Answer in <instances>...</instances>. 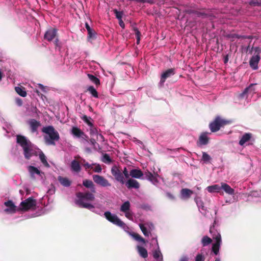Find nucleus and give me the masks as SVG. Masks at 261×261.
Here are the masks:
<instances>
[{"mask_svg":"<svg viewBox=\"0 0 261 261\" xmlns=\"http://www.w3.org/2000/svg\"><path fill=\"white\" fill-rule=\"evenodd\" d=\"M197 16L200 17L202 16H206V14L205 13L198 12V11H195L194 12Z\"/></svg>","mask_w":261,"mask_h":261,"instance_id":"obj_57","label":"nucleus"},{"mask_svg":"<svg viewBox=\"0 0 261 261\" xmlns=\"http://www.w3.org/2000/svg\"><path fill=\"white\" fill-rule=\"evenodd\" d=\"M77 199L75 201L76 204L79 207L82 208H87L92 211L94 208V206L84 201V200L88 201H93L95 199L94 195L90 192H78L76 194Z\"/></svg>","mask_w":261,"mask_h":261,"instance_id":"obj_1","label":"nucleus"},{"mask_svg":"<svg viewBox=\"0 0 261 261\" xmlns=\"http://www.w3.org/2000/svg\"><path fill=\"white\" fill-rule=\"evenodd\" d=\"M139 227L145 236L148 237L149 236L150 232L147 230V228L144 226V224H140Z\"/></svg>","mask_w":261,"mask_h":261,"instance_id":"obj_40","label":"nucleus"},{"mask_svg":"<svg viewBox=\"0 0 261 261\" xmlns=\"http://www.w3.org/2000/svg\"><path fill=\"white\" fill-rule=\"evenodd\" d=\"M36 206V200L33 197H29L22 201L20 206L17 208V212H27L30 210H34Z\"/></svg>","mask_w":261,"mask_h":261,"instance_id":"obj_4","label":"nucleus"},{"mask_svg":"<svg viewBox=\"0 0 261 261\" xmlns=\"http://www.w3.org/2000/svg\"><path fill=\"white\" fill-rule=\"evenodd\" d=\"M92 178L94 182L101 187H106L111 186V184L102 176L95 174L92 176Z\"/></svg>","mask_w":261,"mask_h":261,"instance_id":"obj_8","label":"nucleus"},{"mask_svg":"<svg viewBox=\"0 0 261 261\" xmlns=\"http://www.w3.org/2000/svg\"><path fill=\"white\" fill-rule=\"evenodd\" d=\"M252 49L254 51V53L253 55H258L260 56V53H261V48L259 47H253Z\"/></svg>","mask_w":261,"mask_h":261,"instance_id":"obj_50","label":"nucleus"},{"mask_svg":"<svg viewBox=\"0 0 261 261\" xmlns=\"http://www.w3.org/2000/svg\"><path fill=\"white\" fill-rule=\"evenodd\" d=\"M233 37H236V38H243V39H246V38H248V39H250L251 38V36H239L238 35H236V34H234L233 35Z\"/></svg>","mask_w":261,"mask_h":261,"instance_id":"obj_55","label":"nucleus"},{"mask_svg":"<svg viewBox=\"0 0 261 261\" xmlns=\"http://www.w3.org/2000/svg\"><path fill=\"white\" fill-rule=\"evenodd\" d=\"M81 138L85 140L87 142H88L90 140L89 139V137L84 132L83 133V135H82V136Z\"/></svg>","mask_w":261,"mask_h":261,"instance_id":"obj_54","label":"nucleus"},{"mask_svg":"<svg viewBox=\"0 0 261 261\" xmlns=\"http://www.w3.org/2000/svg\"><path fill=\"white\" fill-rule=\"evenodd\" d=\"M83 185L87 188H89L92 193H95V186L92 181L89 179H85L83 181Z\"/></svg>","mask_w":261,"mask_h":261,"instance_id":"obj_21","label":"nucleus"},{"mask_svg":"<svg viewBox=\"0 0 261 261\" xmlns=\"http://www.w3.org/2000/svg\"><path fill=\"white\" fill-rule=\"evenodd\" d=\"M161 255V252L160 250H155L153 252V257L155 259H158L160 256Z\"/></svg>","mask_w":261,"mask_h":261,"instance_id":"obj_51","label":"nucleus"},{"mask_svg":"<svg viewBox=\"0 0 261 261\" xmlns=\"http://www.w3.org/2000/svg\"><path fill=\"white\" fill-rule=\"evenodd\" d=\"M101 161L103 163L108 164H110L112 162V160L111 159L109 155L107 153H105L103 154Z\"/></svg>","mask_w":261,"mask_h":261,"instance_id":"obj_37","label":"nucleus"},{"mask_svg":"<svg viewBox=\"0 0 261 261\" xmlns=\"http://www.w3.org/2000/svg\"><path fill=\"white\" fill-rule=\"evenodd\" d=\"M71 133L74 137L81 138L82 135H83L84 132H83L80 128L73 126L71 129Z\"/></svg>","mask_w":261,"mask_h":261,"instance_id":"obj_23","label":"nucleus"},{"mask_svg":"<svg viewBox=\"0 0 261 261\" xmlns=\"http://www.w3.org/2000/svg\"><path fill=\"white\" fill-rule=\"evenodd\" d=\"M260 60V56L253 55L249 61L250 66L254 70L258 68V64Z\"/></svg>","mask_w":261,"mask_h":261,"instance_id":"obj_14","label":"nucleus"},{"mask_svg":"<svg viewBox=\"0 0 261 261\" xmlns=\"http://www.w3.org/2000/svg\"><path fill=\"white\" fill-rule=\"evenodd\" d=\"M42 132L47 135L44 136L45 142L47 145L55 146V141L60 140L59 134L51 125L43 127L42 128Z\"/></svg>","mask_w":261,"mask_h":261,"instance_id":"obj_2","label":"nucleus"},{"mask_svg":"<svg viewBox=\"0 0 261 261\" xmlns=\"http://www.w3.org/2000/svg\"><path fill=\"white\" fill-rule=\"evenodd\" d=\"M251 137V134L250 133H245L243 135L239 141V144L243 146L246 142L248 141Z\"/></svg>","mask_w":261,"mask_h":261,"instance_id":"obj_28","label":"nucleus"},{"mask_svg":"<svg viewBox=\"0 0 261 261\" xmlns=\"http://www.w3.org/2000/svg\"><path fill=\"white\" fill-rule=\"evenodd\" d=\"M88 77L90 79V80L95 84L96 86H98L100 84V80L94 75L91 74H88Z\"/></svg>","mask_w":261,"mask_h":261,"instance_id":"obj_33","label":"nucleus"},{"mask_svg":"<svg viewBox=\"0 0 261 261\" xmlns=\"http://www.w3.org/2000/svg\"><path fill=\"white\" fill-rule=\"evenodd\" d=\"M228 61V55H226L225 57H224V64H226Z\"/></svg>","mask_w":261,"mask_h":261,"instance_id":"obj_62","label":"nucleus"},{"mask_svg":"<svg viewBox=\"0 0 261 261\" xmlns=\"http://www.w3.org/2000/svg\"><path fill=\"white\" fill-rule=\"evenodd\" d=\"M181 197L182 199H189L193 194V191L187 188L182 189L180 191Z\"/></svg>","mask_w":261,"mask_h":261,"instance_id":"obj_17","label":"nucleus"},{"mask_svg":"<svg viewBox=\"0 0 261 261\" xmlns=\"http://www.w3.org/2000/svg\"><path fill=\"white\" fill-rule=\"evenodd\" d=\"M4 204L5 206L8 207L7 208L5 209V212L14 213L17 211V208L14 205L12 200H8L7 201H6Z\"/></svg>","mask_w":261,"mask_h":261,"instance_id":"obj_15","label":"nucleus"},{"mask_svg":"<svg viewBox=\"0 0 261 261\" xmlns=\"http://www.w3.org/2000/svg\"><path fill=\"white\" fill-rule=\"evenodd\" d=\"M29 171L32 176H33L34 174L40 175L41 173L40 170H39L36 167L32 166H29Z\"/></svg>","mask_w":261,"mask_h":261,"instance_id":"obj_36","label":"nucleus"},{"mask_svg":"<svg viewBox=\"0 0 261 261\" xmlns=\"http://www.w3.org/2000/svg\"><path fill=\"white\" fill-rule=\"evenodd\" d=\"M137 251L139 255L143 258H146L148 257V252L147 250L139 245L137 246Z\"/></svg>","mask_w":261,"mask_h":261,"instance_id":"obj_25","label":"nucleus"},{"mask_svg":"<svg viewBox=\"0 0 261 261\" xmlns=\"http://www.w3.org/2000/svg\"><path fill=\"white\" fill-rule=\"evenodd\" d=\"M129 175L133 178L139 179L143 175V173L139 169H133L129 171Z\"/></svg>","mask_w":261,"mask_h":261,"instance_id":"obj_16","label":"nucleus"},{"mask_svg":"<svg viewBox=\"0 0 261 261\" xmlns=\"http://www.w3.org/2000/svg\"><path fill=\"white\" fill-rule=\"evenodd\" d=\"M229 123V121L221 118L220 116H217L214 120L209 124V127L212 132L218 131L221 127Z\"/></svg>","mask_w":261,"mask_h":261,"instance_id":"obj_5","label":"nucleus"},{"mask_svg":"<svg viewBox=\"0 0 261 261\" xmlns=\"http://www.w3.org/2000/svg\"><path fill=\"white\" fill-rule=\"evenodd\" d=\"M85 27H86V29H87V31H90V30L92 29L90 28V25H89V24H88L87 22H86V23H85Z\"/></svg>","mask_w":261,"mask_h":261,"instance_id":"obj_64","label":"nucleus"},{"mask_svg":"<svg viewBox=\"0 0 261 261\" xmlns=\"http://www.w3.org/2000/svg\"><path fill=\"white\" fill-rule=\"evenodd\" d=\"M206 189L210 193L219 192L221 189V187L219 185H214L208 186Z\"/></svg>","mask_w":261,"mask_h":261,"instance_id":"obj_29","label":"nucleus"},{"mask_svg":"<svg viewBox=\"0 0 261 261\" xmlns=\"http://www.w3.org/2000/svg\"><path fill=\"white\" fill-rule=\"evenodd\" d=\"M94 164H95V165H94V167L93 168V171L96 173L101 172L102 168H101L100 165H99V164H97V163H94Z\"/></svg>","mask_w":261,"mask_h":261,"instance_id":"obj_45","label":"nucleus"},{"mask_svg":"<svg viewBox=\"0 0 261 261\" xmlns=\"http://www.w3.org/2000/svg\"><path fill=\"white\" fill-rule=\"evenodd\" d=\"M208 133L205 132L202 133L199 136L198 141L197 142L198 146H200L201 145H205L208 144L209 141V138L207 137Z\"/></svg>","mask_w":261,"mask_h":261,"instance_id":"obj_12","label":"nucleus"},{"mask_svg":"<svg viewBox=\"0 0 261 261\" xmlns=\"http://www.w3.org/2000/svg\"><path fill=\"white\" fill-rule=\"evenodd\" d=\"M15 103L16 104L19 106V107H21L22 106V104H23V101H22V100L20 98H16L15 99Z\"/></svg>","mask_w":261,"mask_h":261,"instance_id":"obj_53","label":"nucleus"},{"mask_svg":"<svg viewBox=\"0 0 261 261\" xmlns=\"http://www.w3.org/2000/svg\"><path fill=\"white\" fill-rule=\"evenodd\" d=\"M88 32V38L89 39H94L96 38V33L93 29H91Z\"/></svg>","mask_w":261,"mask_h":261,"instance_id":"obj_42","label":"nucleus"},{"mask_svg":"<svg viewBox=\"0 0 261 261\" xmlns=\"http://www.w3.org/2000/svg\"><path fill=\"white\" fill-rule=\"evenodd\" d=\"M39 158L44 166L47 167L49 166V164L46 160V156L43 152H41L39 154Z\"/></svg>","mask_w":261,"mask_h":261,"instance_id":"obj_39","label":"nucleus"},{"mask_svg":"<svg viewBox=\"0 0 261 261\" xmlns=\"http://www.w3.org/2000/svg\"><path fill=\"white\" fill-rule=\"evenodd\" d=\"M59 39L56 37V38H55V41H54V44H55V45H56V46H59L60 45H59Z\"/></svg>","mask_w":261,"mask_h":261,"instance_id":"obj_59","label":"nucleus"},{"mask_svg":"<svg viewBox=\"0 0 261 261\" xmlns=\"http://www.w3.org/2000/svg\"><path fill=\"white\" fill-rule=\"evenodd\" d=\"M81 118L89 126H92L93 124V123L90 121V120L92 119L91 117H88L85 115Z\"/></svg>","mask_w":261,"mask_h":261,"instance_id":"obj_41","label":"nucleus"},{"mask_svg":"<svg viewBox=\"0 0 261 261\" xmlns=\"http://www.w3.org/2000/svg\"><path fill=\"white\" fill-rule=\"evenodd\" d=\"M70 166L71 170L74 172L78 173L81 170L80 162L76 160H73L72 161Z\"/></svg>","mask_w":261,"mask_h":261,"instance_id":"obj_19","label":"nucleus"},{"mask_svg":"<svg viewBox=\"0 0 261 261\" xmlns=\"http://www.w3.org/2000/svg\"><path fill=\"white\" fill-rule=\"evenodd\" d=\"M87 90L92 94L93 97L95 98H97L98 97V93L93 86H89Z\"/></svg>","mask_w":261,"mask_h":261,"instance_id":"obj_38","label":"nucleus"},{"mask_svg":"<svg viewBox=\"0 0 261 261\" xmlns=\"http://www.w3.org/2000/svg\"><path fill=\"white\" fill-rule=\"evenodd\" d=\"M256 85V84H251L250 86L246 88L243 92L239 95L240 98H244L247 97L249 94H253L255 93V89L254 87Z\"/></svg>","mask_w":261,"mask_h":261,"instance_id":"obj_11","label":"nucleus"},{"mask_svg":"<svg viewBox=\"0 0 261 261\" xmlns=\"http://www.w3.org/2000/svg\"><path fill=\"white\" fill-rule=\"evenodd\" d=\"M212 160V158L205 152H202V156L201 159V161H202L204 163H209L211 162Z\"/></svg>","mask_w":261,"mask_h":261,"instance_id":"obj_34","label":"nucleus"},{"mask_svg":"<svg viewBox=\"0 0 261 261\" xmlns=\"http://www.w3.org/2000/svg\"><path fill=\"white\" fill-rule=\"evenodd\" d=\"M221 243V240H220V238H217L216 243L213 245L212 251L215 255L219 253Z\"/></svg>","mask_w":261,"mask_h":261,"instance_id":"obj_26","label":"nucleus"},{"mask_svg":"<svg viewBox=\"0 0 261 261\" xmlns=\"http://www.w3.org/2000/svg\"><path fill=\"white\" fill-rule=\"evenodd\" d=\"M210 232L212 234L213 239L215 240L216 241H217V238H220V240H221V234L217 230H215L214 225L210 227Z\"/></svg>","mask_w":261,"mask_h":261,"instance_id":"obj_27","label":"nucleus"},{"mask_svg":"<svg viewBox=\"0 0 261 261\" xmlns=\"http://www.w3.org/2000/svg\"><path fill=\"white\" fill-rule=\"evenodd\" d=\"M58 180L60 183L65 187H68L71 185V181L67 177L59 176Z\"/></svg>","mask_w":261,"mask_h":261,"instance_id":"obj_22","label":"nucleus"},{"mask_svg":"<svg viewBox=\"0 0 261 261\" xmlns=\"http://www.w3.org/2000/svg\"><path fill=\"white\" fill-rule=\"evenodd\" d=\"M130 204L128 201L124 202L120 207V211L123 213L130 211Z\"/></svg>","mask_w":261,"mask_h":261,"instance_id":"obj_31","label":"nucleus"},{"mask_svg":"<svg viewBox=\"0 0 261 261\" xmlns=\"http://www.w3.org/2000/svg\"><path fill=\"white\" fill-rule=\"evenodd\" d=\"M166 196L171 200H174L175 199V196L172 194L171 193L169 192H167L166 193Z\"/></svg>","mask_w":261,"mask_h":261,"instance_id":"obj_58","label":"nucleus"},{"mask_svg":"<svg viewBox=\"0 0 261 261\" xmlns=\"http://www.w3.org/2000/svg\"><path fill=\"white\" fill-rule=\"evenodd\" d=\"M57 30L55 28L48 29L44 35V39L48 41H51L57 37Z\"/></svg>","mask_w":261,"mask_h":261,"instance_id":"obj_10","label":"nucleus"},{"mask_svg":"<svg viewBox=\"0 0 261 261\" xmlns=\"http://www.w3.org/2000/svg\"><path fill=\"white\" fill-rule=\"evenodd\" d=\"M197 202L198 206L199 207H201L202 210H204V205H203V203L202 202L200 201V203H198L197 202Z\"/></svg>","mask_w":261,"mask_h":261,"instance_id":"obj_61","label":"nucleus"},{"mask_svg":"<svg viewBox=\"0 0 261 261\" xmlns=\"http://www.w3.org/2000/svg\"><path fill=\"white\" fill-rule=\"evenodd\" d=\"M16 142L23 148L24 155L25 159L29 160L33 155L32 152V143L27 138L22 135H18L16 136Z\"/></svg>","mask_w":261,"mask_h":261,"instance_id":"obj_3","label":"nucleus"},{"mask_svg":"<svg viewBox=\"0 0 261 261\" xmlns=\"http://www.w3.org/2000/svg\"><path fill=\"white\" fill-rule=\"evenodd\" d=\"M29 124L30 125L31 132L32 133L37 132L38 127L41 125V123L39 121H38L34 119L30 120L29 121Z\"/></svg>","mask_w":261,"mask_h":261,"instance_id":"obj_18","label":"nucleus"},{"mask_svg":"<svg viewBox=\"0 0 261 261\" xmlns=\"http://www.w3.org/2000/svg\"><path fill=\"white\" fill-rule=\"evenodd\" d=\"M113 12H114V14H115L116 17L118 20L122 19V15H123V12H122V11H118L116 9L113 10Z\"/></svg>","mask_w":261,"mask_h":261,"instance_id":"obj_43","label":"nucleus"},{"mask_svg":"<svg viewBox=\"0 0 261 261\" xmlns=\"http://www.w3.org/2000/svg\"><path fill=\"white\" fill-rule=\"evenodd\" d=\"M91 144L95 148L96 144H97V142L96 140L93 138H91L89 141Z\"/></svg>","mask_w":261,"mask_h":261,"instance_id":"obj_56","label":"nucleus"},{"mask_svg":"<svg viewBox=\"0 0 261 261\" xmlns=\"http://www.w3.org/2000/svg\"><path fill=\"white\" fill-rule=\"evenodd\" d=\"M90 134L91 135H97L98 134V130L96 127H95L93 124L92 126H90Z\"/></svg>","mask_w":261,"mask_h":261,"instance_id":"obj_44","label":"nucleus"},{"mask_svg":"<svg viewBox=\"0 0 261 261\" xmlns=\"http://www.w3.org/2000/svg\"><path fill=\"white\" fill-rule=\"evenodd\" d=\"M221 189H223L227 194L232 195L234 194V190L231 188L228 184L221 182Z\"/></svg>","mask_w":261,"mask_h":261,"instance_id":"obj_20","label":"nucleus"},{"mask_svg":"<svg viewBox=\"0 0 261 261\" xmlns=\"http://www.w3.org/2000/svg\"><path fill=\"white\" fill-rule=\"evenodd\" d=\"M144 175L145 178L151 181L153 183L156 182L158 181V179L156 177L153 175L149 171H147L143 173Z\"/></svg>","mask_w":261,"mask_h":261,"instance_id":"obj_24","label":"nucleus"},{"mask_svg":"<svg viewBox=\"0 0 261 261\" xmlns=\"http://www.w3.org/2000/svg\"><path fill=\"white\" fill-rule=\"evenodd\" d=\"M16 93L22 97H25L27 95L25 88L23 87H16L15 88Z\"/></svg>","mask_w":261,"mask_h":261,"instance_id":"obj_30","label":"nucleus"},{"mask_svg":"<svg viewBox=\"0 0 261 261\" xmlns=\"http://www.w3.org/2000/svg\"><path fill=\"white\" fill-rule=\"evenodd\" d=\"M126 187L130 189L132 188L139 189L140 188V184L136 179L129 178L126 182L125 181Z\"/></svg>","mask_w":261,"mask_h":261,"instance_id":"obj_13","label":"nucleus"},{"mask_svg":"<svg viewBox=\"0 0 261 261\" xmlns=\"http://www.w3.org/2000/svg\"><path fill=\"white\" fill-rule=\"evenodd\" d=\"M125 216L128 218V219L129 220H132L133 217V214L130 211H127V212H125Z\"/></svg>","mask_w":261,"mask_h":261,"instance_id":"obj_52","label":"nucleus"},{"mask_svg":"<svg viewBox=\"0 0 261 261\" xmlns=\"http://www.w3.org/2000/svg\"><path fill=\"white\" fill-rule=\"evenodd\" d=\"M111 173L115 179L121 184L125 183V178L122 173V169L116 165L113 166L111 170Z\"/></svg>","mask_w":261,"mask_h":261,"instance_id":"obj_7","label":"nucleus"},{"mask_svg":"<svg viewBox=\"0 0 261 261\" xmlns=\"http://www.w3.org/2000/svg\"><path fill=\"white\" fill-rule=\"evenodd\" d=\"M122 173H123V175L125 178H129L130 175H129V172L128 171L127 168L124 167L123 170H122Z\"/></svg>","mask_w":261,"mask_h":261,"instance_id":"obj_49","label":"nucleus"},{"mask_svg":"<svg viewBox=\"0 0 261 261\" xmlns=\"http://www.w3.org/2000/svg\"><path fill=\"white\" fill-rule=\"evenodd\" d=\"M119 20V25L122 28H124V27H125V24H124V23L123 22V21H122V19L121 20Z\"/></svg>","mask_w":261,"mask_h":261,"instance_id":"obj_60","label":"nucleus"},{"mask_svg":"<svg viewBox=\"0 0 261 261\" xmlns=\"http://www.w3.org/2000/svg\"><path fill=\"white\" fill-rule=\"evenodd\" d=\"M130 235L136 241L141 242L143 244L146 243L145 240L143 238L140 234L137 233L133 232Z\"/></svg>","mask_w":261,"mask_h":261,"instance_id":"obj_32","label":"nucleus"},{"mask_svg":"<svg viewBox=\"0 0 261 261\" xmlns=\"http://www.w3.org/2000/svg\"><path fill=\"white\" fill-rule=\"evenodd\" d=\"M81 164L84 166L85 170H87L90 168V164L87 162L85 159H81Z\"/></svg>","mask_w":261,"mask_h":261,"instance_id":"obj_48","label":"nucleus"},{"mask_svg":"<svg viewBox=\"0 0 261 261\" xmlns=\"http://www.w3.org/2000/svg\"><path fill=\"white\" fill-rule=\"evenodd\" d=\"M205 257L202 253H198L195 257V261H204Z\"/></svg>","mask_w":261,"mask_h":261,"instance_id":"obj_47","label":"nucleus"},{"mask_svg":"<svg viewBox=\"0 0 261 261\" xmlns=\"http://www.w3.org/2000/svg\"><path fill=\"white\" fill-rule=\"evenodd\" d=\"M175 74V69L174 68H169L164 71L161 75L160 84L163 85L166 80L171 77Z\"/></svg>","mask_w":261,"mask_h":261,"instance_id":"obj_9","label":"nucleus"},{"mask_svg":"<svg viewBox=\"0 0 261 261\" xmlns=\"http://www.w3.org/2000/svg\"><path fill=\"white\" fill-rule=\"evenodd\" d=\"M134 31L135 32V35L136 36L137 38L136 43L137 44H139L140 43V41L141 33L137 29H135Z\"/></svg>","mask_w":261,"mask_h":261,"instance_id":"obj_46","label":"nucleus"},{"mask_svg":"<svg viewBox=\"0 0 261 261\" xmlns=\"http://www.w3.org/2000/svg\"><path fill=\"white\" fill-rule=\"evenodd\" d=\"M179 261H189L188 258L186 256H183L179 259Z\"/></svg>","mask_w":261,"mask_h":261,"instance_id":"obj_63","label":"nucleus"},{"mask_svg":"<svg viewBox=\"0 0 261 261\" xmlns=\"http://www.w3.org/2000/svg\"><path fill=\"white\" fill-rule=\"evenodd\" d=\"M212 242V240L208 236H204L201 240L203 246H206Z\"/></svg>","mask_w":261,"mask_h":261,"instance_id":"obj_35","label":"nucleus"},{"mask_svg":"<svg viewBox=\"0 0 261 261\" xmlns=\"http://www.w3.org/2000/svg\"><path fill=\"white\" fill-rule=\"evenodd\" d=\"M104 216L107 220L113 224L122 228H124L125 224L115 214H112L110 212H105Z\"/></svg>","mask_w":261,"mask_h":261,"instance_id":"obj_6","label":"nucleus"}]
</instances>
